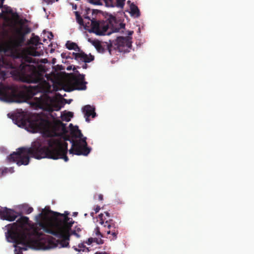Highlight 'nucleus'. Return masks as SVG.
<instances>
[{
	"instance_id": "c85d7f7f",
	"label": "nucleus",
	"mask_w": 254,
	"mask_h": 254,
	"mask_svg": "<svg viewBox=\"0 0 254 254\" xmlns=\"http://www.w3.org/2000/svg\"><path fill=\"white\" fill-rule=\"evenodd\" d=\"M72 9H76V5H74V4H72Z\"/></svg>"
},
{
	"instance_id": "f704fd0d",
	"label": "nucleus",
	"mask_w": 254,
	"mask_h": 254,
	"mask_svg": "<svg viewBox=\"0 0 254 254\" xmlns=\"http://www.w3.org/2000/svg\"><path fill=\"white\" fill-rule=\"evenodd\" d=\"M1 3H2L4 0H0Z\"/></svg>"
},
{
	"instance_id": "f8f14e48",
	"label": "nucleus",
	"mask_w": 254,
	"mask_h": 254,
	"mask_svg": "<svg viewBox=\"0 0 254 254\" xmlns=\"http://www.w3.org/2000/svg\"><path fill=\"white\" fill-rule=\"evenodd\" d=\"M87 41L90 43L92 46H93L96 50L99 53H103L104 51V49L103 48V46L101 44V43L96 40H93L91 38L87 37Z\"/></svg>"
},
{
	"instance_id": "7c9ffc66",
	"label": "nucleus",
	"mask_w": 254,
	"mask_h": 254,
	"mask_svg": "<svg viewBox=\"0 0 254 254\" xmlns=\"http://www.w3.org/2000/svg\"><path fill=\"white\" fill-rule=\"evenodd\" d=\"M106 232H107V233L108 234H109L110 233V230H107V231H106Z\"/></svg>"
},
{
	"instance_id": "dca6fc26",
	"label": "nucleus",
	"mask_w": 254,
	"mask_h": 254,
	"mask_svg": "<svg viewBox=\"0 0 254 254\" xmlns=\"http://www.w3.org/2000/svg\"><path fill=\"white\" fill-rule=\"evenodd\" d=\"M73 248L75 251L79 253L89 251L88 249L83 243L79 244L77 246H74Z\"/></svg>"
},
{
	"instance_id": "f03ea898",
	"label": "nucleus",
	"mask_w": 254,
	"mask_h": 254,
	"mask_svg": "<svg viewBox=\"0 0 254 254\" xmlns=\"http://www.w3.org/2000/svg\"><path fill=\"white\" fill-rule=\"evenodd\" d=\"M68 214L67 211L60 213L45 207L35 216V225L27 217L22 216L16 222L5 226L6 239L14 244L15 254L29 248L48 250L68 248L71 235L79 238L81 231L78 226L71 230L74 221L68 217Z\"/></svg>"
},
{
	"instance_id": "2f4dec72",
	"label": "nucleus",
	"mask_w": 254,
	"mask_h": 254,
	"mask_svg": "<svg viewBox=\"0 0 254 254\" xmlns=\"http://www.w3.org/2000/svg\"><path fill=\"white\" fill-rule=\"evenodd\" d=\"M87 10L88 13L91 11V10L90 9H87Z\"/></svg>"
},
{
	"instance_id": "423d86ee",
	"label": "nucleus",
	"mask_w": 254,
	"mask_h": 254,
	"mask_svg": "<svg viewBox=\"0 0 254 254\" xmlns=\"http://www.w3.org/2000/svg\"><path fill=\"white\" fill-rule=\"evenodd\" d=\"M116 45L119 52H128V49L131 46L130 38L128 37H118L116 41Z\"/></svg>"
},
{
	"instance_id": "aec40b11",
	"label": "nucleus",
	"mask_w": 254,
	"mask_h": 254,
	"mask_svg": "<svg viewBox=\"0 0 254 254\" xmlns=\"http://www.w3.org/2000/svg\"><path fill=\"white\" fill-rule=\"evenodd\" d=\"M93 57L91 55L88 56L85 55L84 53L83 54V56L82 57L81 62L84 63H89L91 61L93 60Z\"/></svg>"
},
{
	"instance_id": "cd10ccee",
	"label": "nucleus",
	"mask_w": 254,
	"mask_h": 254,
	"mask_svg": "<svg viewBox=\"0 0 254 254\" xmlns=\"http://www.w3.org/2000/svg\"><path fill=\"white\" fill-rule=\"evenodd\" d=\"M98 199L100 200H103V196H102V195L101 194H99L98 195Z\"/></svg>"
},
{
	"instance_id": "4468645a",
	"label": "nucleus",
	"mask_w": 254,
	"mask_h": 254,
	"mask_svg": "<svg viewBox=\"0 0 254 254\" xmlns=\"http://www.w3.org/2000/svg\"><path fill=\"white\" fill-rule=\"evenodd\" d=\"M95 233L96 235L98 237V238L96 239L93 238H89L88 240L87 244L88 245L91 244L92 242H95L97 244H100L103 243V241L101 239L102 235L99 231V228L97 227L95 230Z\"/></svg>"
},
{
	"instance_id": "f3484780",
	"label": "nucleus",
	"mask_w": 254,
	"mask_h": 254,
	"mask_svg": "<svg viewBox=\"0 0 254 254\" xmlns=\"http://www.w3.org/2000/svg\"><path fill=\"white\" fill-rule=\"evenodd\" d=\"M20 207L22 212L26 214H30L33 211V208L27 204H22Z\"/></svg>"
},
{
	"instance_id": "bb28decb",
	"label": "nucleus",
	"mask_w": 254,
	"mask_h": 254,
	"mask_svg": "<svg viewBox=\"0 0 254 254\" xmlns=\"http://www.w3.org/2000/svg\"><path fill=\"white\" fill-rule=\"evenodd\" d=\"M100 208L99 206H97L95 209V213H96L100 210Z\"/></svg>"
},
{
	"instance_id": "473e14b6",
	"label": "nucleus",
	"mask_w": 254,
	"mask_h": 254,
	"mask_svg": "<svg viewBox=\"0 0 254 254\" xmlns=\"http://www.w3.org/2000/svg\"><path fill=\"white\" fill-rule=\"evenodd\" d=\"M76 215H77V213L76 212H74L73 213V216H76Z\"/></svg>"
},
{
	"instance_id": "412c9836",
	"label": "nucleus",
	"mask_w": 254,
	"mask_h": 254,
	"mask_svg": "<svg viewBox=\"0 0 254 254\" xmlns=\"http://www.w3.org/2000/svg\"><path fill=\"white\" fill-rule=\"evenodd\" d=\"M13 170L12 168H3L0 169V175H6L8 173H12L13 172Z\"/></svg>"
},
{
	"instance_id": "1a4fd4ad",
	"label": "nucleus",
	"mask_w": 254,
	"mask_h": 254,
	"mask_svg": "<svg viewBox=\"0 0 254 254\" xmlns=\"http://www.w3.org/2000/svg\"><path fill=\"white\" fill-rule=\"evenodd\" d=\"M83 113L87 122L89 121V117L91 116L92 118H94L96 115L94 112V108L90 105H86L83 108Z\"/></svg>"
},
{
	"instance_id": "4be33fe9",
	"label": "nucleus",
	"mask_w": 254,
	"mask_h": 254,
	"mask_svg": "<svg viewBox=\"0 0 254 254\" xmlns=\"http://www.w3.org/2000/svg\"><path fill=\"white\" fill-rule=\"evenodd\" d=\"M105 5L107 7H113L114 6V2L113 0H104Z\"/></svg>"
},
{
	"instance_id": "2eb2a0df",
	"label": "nucleus",
	"mask_w": 254,
	"mask_h": 254,
	"mask_svg": "<svg viewBox=\"0 0 254 254\" xmlns=\"http://www.w3.org/2000/svg\"><path fill=\"white\" fill-rule=\"evenodd\" d=\"M72 116V113L70 112L64 111L60 113L61 118L63 121L69 122Z\"/></svg>"
},
{
	"instance_id": "0eeeda50",
	"label": "nucleus",
	"mask_w": 254,
	"mask_h": 254,
	"mask_svg": "<svg viewBox=\"0 0 254 254\" xmlns=\"http://www.w3.org/2000/svg\"><path fill=\"white\" fill-rule=\"evenodd\" d=\"M18 214L12 209L0 207V219L9 221H14Z\"/></svg>"
},
{
	"instance_id": "e433bc0d",
	"label": "nucleus",
	"mask_w": 254,
	"mask_h": 254,
	"mask_svg": "<svg viewBox=\"0 0 254 254\" xmlns=\"http://www.w3.org/2000/svg\"><path fill=\"white\" fill-rule=\"evenodd\" d=\"M45 61H47V60H46V59H44V62H45Z\"/></svg>"
},
{
	"instance_id": "9b49d317",
	"label": "nucleus",
	"mask_w": 254,
	"mask_h": 254,
	"mask_svg": "<svg viewBox=\"0 0 254 254\" xmlns=\"http://www.w3.org/2000/svg\"><path fill=\"white\" fill-rule=\"evenodd\" d=\"M127 3L129 5L130 11L129 12L131 16L138 17L140 15V12L137 6L131 2L130 0L127 1Z\"/></svg>"
},
{
	"instance_id": "ddd939ff",
	"label": "nucleus",
	"mask_w": 254,
	"mask_h": 254,
	"mask_svg": "<svg viewBox=\"0 0 254 254\" xmlns=\"http://www.w3.org/2000/svg\"><path fill=\"white\" fill-rule=\"evenodd\" d=\"M95 233L96 235L98 237V238L96 239L93 238H89L88 240L87 244L88 245L91 244L92 242H95L97 244H100L103 243V241L101 239L102 235L99 231V228L97 227L95 230Z\"/></svg>"
},
{
	"instance_id": "c9c22d12",
	"label": "nucleus",
	"mask_w": 254,
	"mask_h": 254,
	"mask_svg": "<svg viewBox=\"0 0 254 254\" xmlns=\"http://www.w3.org/2000/svg\"><path fill=\"white\" fill-rule=\"evenodd\" d=\"M84 17H85V18H88V17L87 16H85H85H84Z\"/></svg>"
},
{
	"instance_id": "4c0bfd02",
	"label": "nucleus",
	"mask_w": 254,
	"mask_h": 254,
	"mask_svg": "<svg viewBox=\"0 0 254 254\" xmlns=\"http://www.w3.org/2000/svg\"><path fill=\"white\" fill-rule=\"evenodd\" d=\"M58 0H56V1H58Z\"/></svg>"
},
{
	"instance_id": "6ab92c4d",
	"label": "nucleus",
	"mask_w": 254,
	"mask_h": 254,
	"mask_svg": "<svg viewBox=\"0 0 254 254\" xmlns=\"http://www.w3.org/2000/svg\"><path fill=\"white\" fill-rule=\"evenodd\" d=\"M76 53H73V54L74 55L75 59L79 62H81L82 57L83 56V53L79 51V50H77Z\"/></svg>"
},
{
	"instance_id": "9d476101",
	"label": "nucleus",
	"mask_w": 254,
	"mask_h": 254,
	"mask_svg": "<svg viewBox=\"0 0 254 254\" xmlns=\"http://www.w3.org/2000/svg\"><path fill=\"white\" fill-rule=\"evenodd\" d=\"M75 14L77 22L81 26L82 25L83 26V29L88 31L90 33H92V31H91V30L92 29V26H91L90 23L89 24V22H90L91 21H88L87 23L84 24L80 17V13L78 11H75Z\"/></svg>"
},
{
	"instance_id": "c756f323",
	"label": "nucleus",
	"mask_w": 254,
	"mask_h": 254,
	"mask_svg": "<svg viewBox=\"0 0 254 254\" xmlns=\"http://www.w3.org/2000/svg\"><path fill=\"white\" fill-rule=\"evenodd\" d=\"M132 31H127V35H131L132 34Z\"/></svg>"
},
{
	"instance_id": "39448f33",
	"label": "nucleus",
	"mask_w": 254,
	"mask_h": 254,
	"mask_svg": "<svg viewBox=\"0 0 254 254\" xmlns=\"http://www.w3.org/2000/svg\"><path fill=\"white\" fill-rule=\"evenodd\" d=\"M67 70L73 69L75 75L72 78L67 79L62 85V88L65 91H71L73 90H83L86 89V82L84 81V75L79 74L76 75L77 71L76 67L73 66H69L67 67Z\"/></svg>"
},
{
	"instance_id": "20e7f679",
	"label": "nucleus",
	"mask_w": 254,
	"mask_h": 254,
	"mask_svg": "<svg viewBox=\"0 0 254 254\" xmlns=\"http://www.w3.org/2000/svg\"><path fill=\"white\" fill-rule=\"evenodd\" d=\"M110 23L112 25V31L111 32L106 33L108 28V23L105 22H98L96 21L91 20L90 23L92 26L91 31L97 35H110L111 33L121 32L124 31L125 24L120 21H117L115 18L112 16L110 19Z\"/></svg>"
},
{
	"instance_id": "f257e3e1",
	"label": "nucleus",
	"mask_w": 254,
	"mask_h": 254,
	"mask_svg": "<svg viewBox=\"0 0 254 254\" xmlns=\"http://www.w3.org/2000/svg\"><path fill=\"white\" fill-rule=\"evenodd\" d=\"M25 70L29 73L23 75L24 81L38 83L36 86L26 87L18 90L14 87H6L0 84V100L7 102H26L33 95L29 104L33 107L45 110L40 114L34 113L29 117L24 112L17 114L13 123L18 127L33 133L40 132L45 136L53 137L47 140V146L42 147L39 141L34 142L30 148H19L7 157L8 161L15 163L18 166L27 165L30 157L37 159L47 158L54 160H68L66 156L67 143L72 144L70 154L87 155L90 150L86 147L85 138L83 137L77 126L70 124L66 130L64 125L57 119L54 111H59L62 104L63 95L54 91L52 80L48 75L46 65L43 64H25Z\"/></svg>"
},
{
	"instance_id": "a211bd4d",
	"label": "nucleus",
	"mask_w": 254,
	"mask_h": 254,
	"mask_svg": "<svg viewBox=\"0 0 254 254\" xmlns=\"http://www.w3.org/2000/svg\"><path fill=\"white\" fill-rule=\"evenodd\" d=\"M66 47L68 49L74 50L76 52L79 50L78 47H77V45L75 43L69 41H68L66 43Z\"/></svg>"
},
{
	"instance_id": "393cba45",
	"label": "nucleus",
	"mask_w": 254,
	"mask_h": 254,
	"mask_svg": "<svg viewBox=\"0 0 254 254\" xmlns=\"http://www.w3.org/2000/svg\"><path fill=\"white\" fill-rule=\"evenodd\" d=\"M44 35L47 36L50 40H51L53 37V35L51 32H45Z\"/></svg>"
},
{
	"instance_id": "72a5a7b5",
	"label": "nucleus",
	"mask_w": 254,
	"mask_h": 254,
	"mask_svg": "<svg viewBox=\"0 0 254 254\" xmlns=\"http://www.w3.org/2000/svg\"><path fill=\"white\" fill-rule=\"evenodd\" d=\"M83 67L84 68H86V64H85V65L83 66Z\"/></svg>"
},
{
	"instance_id": "5701e85b",
	"label": "nucleus",
	"mask_w": 254,
	"mask_h": 254,
	"mask_svg": "<svg viewBox=\"0 0 254 254\" xmlns=\"http://www.w3.org/2000/svg\"><path fill=\"white\" fill-rule=\"evenodd\" d=\"M116 1H117L116 6L118 7L123 8L125 5V0H116Z\"/></svg>"
},
{
	"instance_id": "6e6552de",
	"label": "nucleus",
	"mask_w": 254,
	"mask_h": 254,
	"mask_svg": "<svg viewBox=\"0 0 254 254\" xmlns=\"http://www.w3.org/2000/svg\"><path fill=\"white\" fill-rule=\"evenodd\" d=\"M97 221H99L103 228L105 229L107 227L108 229L110 228L111 219L108 212H105L99 214L97 218Z\"/></svg>"
},
{
	"instance_id": "7ed1b4c3",
	"label": "nucleus",
	"mask_w": 254,
	"mask_h": 254,
	"mask_svg": "<svg viewBox=\"0 0 254 254\" xmlns=\"http://www.w3.org/2000/svg\"><path fill=\"white\" fill-rule=\"evenodd\" d=\"M0 16L3 18L5 26H9L13 33V36L8 38L0 39V79H3L5 71L1 68L12 67L8 61V57L21 59L22 61L29 63L33 61L31 56L39 57L44 53L42 49V43L39 42L37 36H33L28 47L21 50L20 46L24 41V35L28 32L25 24L19 20L16 13L13 12L9 7L4 6L1 8Z\"/></svg>"
},
{
	"instance_id": "a878e982",
	"label": "nucleus",
	"mask_w": 254,
	"mask_h": 254,
	"mask_svg": "<svg viewBox=\"0 0 254 254\" xmlns=\"http://www.w3.org/2000/svg\"><path fill=\"white\" fill-rule=\"evenodd\" d=\"M47 4L52 3L56 0H44Z\"/></svg>"
},
{
	"instance_id": "b1692460",
	"label": "nucleus",
	"mask_w": 254,
	"mask_h": 254,
	"mask_svg": "<svg viewBox=\"0 0 254 254\" xmlns=\"http://www.w3.org/2000/svg\"><path fill=\"white\" fill-rule=\"evenodd\" d=\"M89 2L90 3L95 4V5H101L102 3H101L100 0H89Z\"/></svg>"
}]
</instances>
